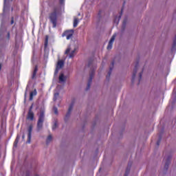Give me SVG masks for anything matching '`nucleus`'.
<instances>
[{
    "label": "nucleus",
    "instance_id": "1",
    "mask_svg": "<svg viewBox=\"0 0 176 176\" xmlns=\"http://www.w3.org/2000/svg\"><path fill=\"white\" fill-rule=\"evenodd\" d=\"M65 53V54L69 55V58H74V57H75V54H76V47L75 46V44H70Z\"/></svg>",
    "mask_w": 176,
    "mask_h": 176
},
{
    "label": "nucleus",
    "instance_id": "2",
    "mask_svg": "<svg viewBox=\"0 0 176 176\" xmlns=\"http://www.w3.org/2000/svg\"><path fill=\"white\" fill-rule=\"evenodd\" d=\"M43 122H45V113L41 111L38 116V120L37 122V131H41L43 127Z\"/></svg>",
    "mask_w": 176,
    "mask_h": 176
},
{
    "label": "nucleus",
    "instance_id": "3",
    "mask_svg": "<svg viewBox=\"0 0 176 176\" xmlns=\"http://www.w3.org/2000/svg\"><path fill=\"white\" fill-rule=\"evenodd\" d=\"M63 67H64V60L58 59L55 70V75H57V74H58V70L61 69Z\"/></svg>",
    "mask_w": 176,
    "mask_h": 176
},
{
    "label": "nucleus",
    "instance_id": "4",
    "mask_svg": "<svg viewBox=\"0 0 176 176\" xmlns=\"http://www.w3.org/2000/svg\"><path fill=\"white\" fill-rule=\"evenodd\" d=\"M50 19L54 27H56L57 24V15L56 14V12L51 14L50 16Z\"/></svg>",
    "mask_w": 176,
    "mask_h": 176
},
{
    "label": "nucleus",
    "instance_id": "5",
    "mask_svg": "<svg viewBox=\"0 0 176 176\" xmlns=\"http://www.w3.org/2000/svg\"><path fill=\"white\" fill-rule=\"evenodd\" d=\"M74 35V30H67L64 32L63 36H66V38L71 39Z\"/></svg>",
    "mask_w": 176,
    "mask_h": 176
},
{
    "label": "nucleus",
    "instance_id": "6",
    "mask_svg": "<svg viewBox=\"0 0 176 176\" xmlns=\"http://www.w3.org/2000/svg\"><path fill=\"white\" fill-rule=\"evenodd\" d=\"M28 144L31 143V135L32 133V125L29 126L28 129Z\"/></svg>",
    "mask_w": 176,
    "mask_h": 176
},
{
    "label": "nucleus",
    "instance_id": "7",
    "mask_svg": "<svg viewBox=\"0 0 176 176\" xmlns=\"http://www.w3.org/2000/svg\"><path fill=\"white\" fill-rule=\"evenodd\" d=\"M115 38H116V34H113L109 42V45L107 46V50H111L112 49V45H113V42H115Z\"/></svg>",
    "mask_w": 176,
    "mask_h": 176
},
{
    "label": "nucleus",
    "instance_id": "8",
    "mask_svg": "<svg viewBox=\"0 0 176 176\" xmlns=\"http://www.w3.org/2000/svg\"><path fill=\"white\" fill-rule=\"evenodd\" d=\"M67 80V76L64 75V74L60 73L59 76V82L60 83H65V81Z\"/></svg>",
    "mask_w": 176,
    "mask_h": 176
},
{
    "label": "nucleus",
    "instance_id": "9",
    "mask_svg": "<svg viewBox=\"0 0 176 176\" xmlns=\"http://www.w3.org/2000/svg\"><path fill=\"white\" fill-rule=\"evenodd\" d=\"M72 108H73V106L72 105H70L69 109H68V111L65 117V120H68V119L69 118V116L71 115V112L72 111Z\"/></svg>",
    "mask_w": 176,
    "mask_h": 176
},
{
    "label": "nucleus",
    "instance_id": "10",
    "mask_svg": "<svg viewBox=\"0 0 176 176\" xmlns=\"http://www.w3.org/2000/svg\"><path fill=\"white\" fill-rule=\"evenodd\" d=\"M27 119H28V120H34V112H32V111L29 110Z\"/></svg>",
    "mask_w": 176,
    "mask_h": 176
},
{
    "label": "nucleus",
    "instance_id": "11",
    "mask_svg": "<svg viewBox=\"0 0 176 176\" xmlns=\"http://www.w3.org/2000/svg\"><path fill=\"white\" fill-rule=\"evenodd\" d=\"M82 17L79 19H78L77 17H74V27L76 28V27H78V24H79V22L80 21V20H82Z\"/></svg>",
    "mask_w": 176,
    "mask_h": 176
},
{
    "label": "nucleus",
    "instance_id": "12",
    "mask_svg": "<svg viewBox=\"0 0 176 176\" xmlns=\"http://www.w3.org/2000/svg\"><path fill=\"white\" fill-rule=\"evenodd\" d=\"M140 71V67L136 66L133 70V79H134L137 75V72Z\"/></svg>",
    "mask_w": 176,
    "mask_h": 176
},
{
    "label": "nucleus",
    "instance_id": "13",
    "mask_svg": "<svg viewBox=\"0 0 176 176\" xmlns=\"http://www.w3.org/2000/svg\"><path fill=\"white\" fill-rule=\"evenodd\" d=\"M58 98H60V96H58V93L55 92L54 95V101L58 100Z\"/></svg>",
    "mask_w": 176,
    "mask_h": 176
},
{
    "label": "nucleus",
    "instance_id": "14",
    "mask_svg": "<svg viewBox=\"0 0 176 176\" xmlns=\"http://www.w3.org/2000/svg\"><path fill=\"white\" fill-rule=\"evenodd\" d=\"M34 96H36V91L30 93V100H32Z\"/></svg>",
    "mask_w": 176,
    "mask_h": 176
},
{
    "label": "nucleus",
    "instance_id": "15",
    "mask_svg": "<svg viewBox=\"0 0 176 176\" xmlns=\"http://www.w3.org/2000/svg\"><path fill=\"white\" fill-rule=\"evenodd\" d=\"M52 140H53V138L51 136V135H50L47 138V144H49L50 142H52Z\"/></svg>",
    "mask_w": 176,
    "mask_h": 176
},
{
    "label": "nucleus",
    "instance_id": "16",
    "mask_svg": "<svg viewBox=\"0 0 176 176\" xmlns=\"http://www.w3.org/2000/svg\"><path fill=\"white\" fill-rule=\"evenodd\" d=\"M19 140H20V136H17L16 139L15 140L14 142V146H17V144H19Z\"/></svg>",
    "mask_w": 176,
    "mask_h": 176
},
{
    "label": "nucleus",
    "instance_id": "17",
    "mask_svg": "<svg viewBox=\"0 0 176 176\" xmlns=\"http://www.w3.org/2000/svg\"><path fill=\"white\" fill-rule=\"evenodd\" d=\"M38 72V67H36L34 71L33 72L32 78H35V75H36V72Z\"/></svg>",
    "mask_w": 176,
    "mask_h": 176
},
{
    "label": "nucleus",
    "instance_id": "18",
    "mask_svg": "<svg viewBox=\"0 0 176 176\" xmlns=\"http://www.w3.org/2000/svg\"><path fill=\"white\" fill-rule=\"evenodd\" d=\"M53 111H54V113H55V115H58V110L57 109V107H54Z\"/></svg>",
    "mask_w": 176,
    "mask_h": 176
},
{
    "label": "nucleus",
    "instance_id": "19",
    "mask_svg": "<svg viewBox=\"0 0 176 176\" xmlns=\"http://www.w3.org/2000/svg\"><path fill=\"white\" fill-rule=\"evenodd\" d=\"M86 19H90V14H87L85 15Z\"/></svg>",
    "mask_w": 176,
    "mask_h": 176
},
{
    "label": "nucleus",
    "instance_id": "20",
    "mask_svg": "<svg viewBox=\"0 0 176 176\" xmlns=\"http://www.w3.org/2000/svg\"><path fill=\"white\" fill-rule=\"evenodd\" d=\"M141 76H142V72L139 73V80L141 79Z\"/></svg>",
    "mask_w": 176,
    "mask_h": 176
},
{
    "label": "nucleus",
    "instance_id": "21",
    "mask_svg": "<svg viewBox=\"0 0 176 176\" xmlns=\"http://www.w3.org/2000/svg\"><path fill=\"white\" fill-rule=\"evenodd\" d=\"M86 1L87 2H89V1H91V3H93V2H94V0H86Z\"/></svg>",
    "mask_w": 176,
    "mask_h": 176
},
{
    "label": "nucleus",
    "instance_id": "22",
    "mask_svg": "<svg viewBox=\"0 0 176 176\" xmlns=\"http://www.w3.org/2000/svg\"><path fill=\"white\" fill-rule=\"evenodd\" d=\"M29 111H32V106L30 107V110Z\"/></svg>",
    "mask_w": 176,
    "mask_h": 176
},
{
    "label": "nucleus",
    "instance_id": "23",
    "mask_svg": "<svg viewBox=\"0 0 176 176\" xmlns=\"http://www.w3.org/2000/svg\"><path fill=\"white\" fill-rule=\"evenodd\" d=\"M14 21L13 20L11 21V24H13Z\"/></svg>",
    "mask_w": 176,
    "mask_h": 176
},
{
    "label": "nucleus",
    "instance_id": "24",
    "mask_svg": "<svg viewBox=\"0 0 176 176\" xmlns=\"http://www.w3.org/2000/svg\"><path fill=\"white\" fill-rule=\"evenodd\" d=\"M6 3V0H4V4Z\"/></svg>",
    "mask_w": 176,
    "mask_h": 176
},
{
    "label": "nucleus",
    "instance_id": "25",
    "mask_svg": "<svg viewBox=\"0 0 176 176\" xmlns=\"http://www.w3.org/2000/svg\"><path fill=\"white\" fill-rule=\"evenodd\" d=\"M60 89V87H57L56 89Z\"/></svg>",
    "mask_w": 176,
    "mask_h": 176
},
{
    "label": "nucleus",
    "instance_id": "26",
    "mask_svg": "<svg viewBox=\"0 0 176 176\" xmlns=\"http://www.w3.org/2000/svg\"><path fill=\"white\" fill-rule=\"evenodd\" d=\"M1 64H0V70H1Z\"/></svg>",
    "mask_w": 176,
    "mask_h": 176
},
{
    "label": "nucleus",
    "instance_id": "27",
    "mask_svg": "<svg viewBox=\"0 0 176 176\" xmlns=\"http://www.w3.org/2000/svg\"><path fill=\"white\" fill-rule=\"evenodd\" d=\"M23 138H25V136H24V135L23 136Z\"/></svg>",
    "mask_w": 176,
    "mask_h": 176
},
{
    "label": "nucleus",
    "instance_id": "28",
    "mask_svg": "<svg viewBox=\"0 0 176 176\" xmlns=\"http://www.w3.org/2000/svg\"><path fill=\"white\" fill-rule=\"evenodd\" d=\"M26 176H30V175H27Z\"/></svg>",
    "mask_w": 176,
    "mask_h": 176
}]
</instances>
